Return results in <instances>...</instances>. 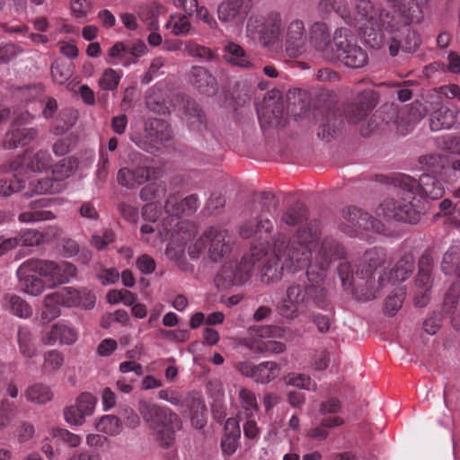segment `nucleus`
Segmentation results:
<instances>
[{"label": "nucleus", "mask_w": 460, "mask_h": 460, "mask_svg": "<svg viewBox=\"0 0 460 460\" xmlns=\"http://www.w3.org/2000/svg\"><path fill=\"white\" fill-rule=\"evenodd\" d=\"M273 227L272 221L264 216L250 219L240 227V235L243 238L254 236L265 242L260 246L265 249V255L256 263L260 267L261 281L265 283L279 280L284 268L292 272L305 269L311 259L310 245L320 234V225L317 221H309L305 226H299L292 239L279 232L272 237V254L268 256V239Z\"/></svg>", "instance_id": "1"}, {"label": "nucleus", "mask_w": 460, "mask_h": 460, "mask_svg": "<svg viewBox=\"0 0 460 460\" xmlns=\"http://www.w3.org/2000/svg\"><path fill=\"white\" fill-rule=\"evenodd\" d=\"M385 252L379 248L367 251L354 270L348 262L341 263L339 277L345 289L351 288L358 300L375 299L380 290L390 281H404L414 270V258L404 254L389 270Z\"/></svg>", "instance_id": "2"}, {"label": "nucleus", "mask_w": 460, "mask_h": 460, "mask_svg": "<svg viewBox=\"0 0 460 460\" xmlns=\"http://www.w3.org/2000/svg\"><path fill=\"white\" fill-rule=\"evenodd\" d=\"M392 185L396 189V199L386 198L376 213L387 221L416 224L420 219V202L424 198L438 199L444 194L439 181L430 174H422L417 181L404 173L395 174Z\"/></svg>", "instance_id": "3"}, {"label": "nucleus", "mask_w": 460, "mask_h": 460, "mask_svg": "<svg viewBox=\"0 0 460 460\" xmlns=\"http://www.w3.org/2000/svg\"><path fill=\"white\" fill-rule=\"evenodd\" d=\"M393 4V15L386 14L385 31L394 33L387 40L389 54L395 57L399 50L414 52L421 43L420 35L411 28V24H419L423 21L428 0H386Z\"/></svg>", "instance_id": "4"}, {"label": "nucleus", "mask_w": 460, "mask_h": 460, "mask_svg": "<svg viewBox=\"0 0 460 460\" xmlns=\"http://www.w3.org/2000/svg\"><path fill=\"white\" fill-rule=\"evenodd\" d=\"M307 282H292L286 290V296L278 305L280 315L296 319L310 307L328 311L332 308L329 292L323 285V275L316 272L315 266H309L305 271Z\"/></svg>", "instance_id": "5"}, {"label": "nucleus", "mask_w": 460, "mask_h": 460, "mask_svg": "<svg viewBox=\"0 0 460 460\" xmlns=\"http://www.w3.org/2000/svg\"><path fill=\"white\" fill-rule=\"evenodd\" d=\"M386 14L390 15L388 13H384V10L376 6L370 0H356L350 22H344L357 28L372 49H380L385 44L382 30L386 29L389 20Z\"/></svg>", "instance_id": "6"}, {"label": "nucleus", "mask_w": 460, "mask_h": 460, "mask_svg": "<svg viewBox=\"0 0 460 460\" xmlns=\"http://www.w3.org/2000/svg\"><path fill=\"white\" fill-rule=\"evenodd\" d=\"M376 102V93L372 90H365L343 111L339 109L330 110L319 128L318 137L329 141L343 124L344 118L348 122L357 124L367 116Z\"/></svg>", "instance_id": "7"}, {"label": "nucleus", "mask_w": 460, "mask_h": 460, "mask_svg": "<svg viewBox=\"0 0 460 460\" xmlns=\"http://www.w3.org/2000/svg\"><path fill=\"white\" fill-rule=\"evenodd\" d=\"M138 411L158 444L165 448L172 446L181 429V418L170 408L148 401H140Z\"/></svg>", "instance_id": "8"}, {"label": "nucleus", "mask_w": 460, "mask_h": 460, "mask_svg": "<svg viewBox=\"0 0 460 460\" xmlns=\"http://www.w3.org/2000/svg\"><path fill=\"white\" fill-rule=\"evenodd\" d=\"M264 255V248H257L256 245H252L250 251L243 254L240 261H228L221 267L215 278L216 285L219 288L226 289L233 286L244 284L250 279L256 263Z\"/></svg>", "instance_id": "9"}, {"label": "nucleus", "mask_w": 460, "mask_h": 460, "mask_svg": "<svg viewBox=\"0 0 460 460\" xmlns=\"http://www.w3.org/2000/svg\"><path fill=\"white\" fill-rule=\"evenodd\" d=\"M312 221H317L320 225V234L316 241L310 245L311 259L309 261V266H315L316 272H321L323 275V280L326 278V271L336 261H341L340 263L347 262L346 259V249L344 245L336 238L332 236H326L320 241L322 234V224L318 219H313ZM350 265V263L348 261ZM341 265V264H339ZM339 267L337 270L339 271Z\"/></svg>", "instance_id": "10"}, {"label": "nucleus", "mask_w": 460, "mask_h": 460, "mask_svg": "<svg viewBox=\"0 0 460 460\" xmlns=\"http://www.w3.org/2000/svg\"><path fill=\"white\" fill-rule=\"evenodd\" d=\"M333 60H339L350 68H361L368 62L367 51L360 47L347 28L335 30L333 37Z\"/></svg>", "instance_id": "11"}, {"label": "nucleus", "mask_w": 460, "mask_h": 460, "mask_svg": "<svg viewBox=\"0 0 460 460\" xmlns=\"http://www.w3.org/2000/svg\"><path fill=\"white\" fill-rule=\"evenodd\" d=\"M282 20L279 13L267 16H252L247 22L248 37L259 40L263 46H272L280 40Z\"/></svg>", "instance_id": "12"}, {"label": "nucleus", "mask_w": 460, "mask_h": 460, "mask_svg": "<svg viewBox=\"0 0 460 460\" xmlns=\"http://www.w3.org/2000/svg\"><path fill=\"white\" fill-rule=\"evenodd\" d=\"M339 228L349 235H357L362 231L381 233L384 225L369 213L354 206H348L341 210Z\"/></svg>", "instance_id": "13"}, {"label": "nucleus", "mask_w": 460, "mask_h": 460, "mask_svg": "<svg viewBox=\"0 0 460 460\" xmlns=\"http://www.w3.org/2000/svg\"><path fill=\"white\" fill-rule=\"evenodd\" d=\"M205 237L211 261H218L230 253L234 241L227 230L211 226L205 231Z\"/></svg>", "instance_id": "14"}, {"label": "nucleus", "mask_w": 460, "mask_h": 460, "mask_svg": "<svg viewBox=\"0 0 460 460\" xmlns=\"http://www.w3.org/2000/svg\"><path fill=\"white\" fill-rule=\"evenodd\" d=\"M235 368L243 376L260 384H269L280 374V367L274 361H264L257 365L250 361H241L235 365Z\"/></svg>", "instance_id": "15"}, {"label": "nucleus", "mask_w": 460, "mask_h": 460, "mask_svg": "<svg viewBox=\"0 0 460 460\" xmlns=\"http://www.w3.org/2000/svg\"><path fill=\"white\" fill-rule=\"evenodd\" d=\"M36 261L39 263L37 267L39 274L47 278L52 286L67 283L76 274V268L72 263L66 261L57 263L40 259Z\"/></svg>", "instance_id": "16"}, {"label": "nucleus", "mask_w": 460, "mask_h": 460, "mask_svg": "<svg viewBox=\"0 0 460 460\" xmlns=\"http://www.w3.org/2000/svg\"><path fill=\"white\" fill-rule=\"evenodd\" d=\"M38 265L36 259L31 258L23 261L16 271L21 289L35 296L40 295L45 288L42 280L35 276V273H39Z\"/></svg>", "instance_id": "17"}, {"label": "nucleus", "mask_w": 460, "mask_h": 460, "mask_svg": "<svg viewBox=\"0 0 460 460\" xmlns=\"http://www.w3.org/2000/svg\"><path fill=\"white\" fill-rule=\"evenodd\" d=\"M308 41L310 46L327 60H333V47L331 30L323 22H315L309 28Z\"/></svg>", "instance_id": "18"}, {"label": "nucleus", "mask_w": 460, "mask_h": 460, "mask_svg": "<svg viewBox=\"0 0 460 460\" xmlns=\"http://www.w3.org/2000/svg\"><path fill=\"white\" fill-rule=\"evenodd\" d=\"M306 34L304 22L294 20L288 25L285 49L291 58H296L306 50Z\"/></svg>", "instance_id": "19"}, {"label": "nucleus", "mask_w": 460, "mask_h": 460, "mask_svg": "<svg viewBox=\"0 0 460 460\" xmlns=\"http://www.w3.org/2000/svg\"><path fill=\"white\" fill-rule=\"evenodd\" d=\"M52 302L60 303L66 306H80L83 303V296L80 290L73 288H65L61 291L49 294L45 297V307L49 311L51 318H56L59 315V309L51 305Z\"/></svg>", "instance_id": "20"}, {"label": "nucleus", "mask_w": 460, "mask_h": 460, "mask_svg": "<svg viewBox=\"0 0 460 460\" xmlns=\"http://www.w3.org/2000/svg\"><path fill=\"white\" fill-rule=\"evenodd\" d=\"M146 131L150 137L153 145L146 146L137 143V146L148 153H153V149L158 148L156 145L169 141L172 137L171 126L161 119H149L146 123Z\"/></svg>", "instance_id": "21"}, {"label": "nucleus", "mask_w": 460, "mask_h": 460, "mask_svg": "<svg viewBox=\"0 0 460 460\" xmlns=\"http://www.w3.org/2000/svg\"><path fill=\"white\" fill-rule=\"evenodd\" d=\"M155 168L146 164H139L134 168L123 167L117 174V181L121 186L134 189L148 181Z\"/></svg>", "instance_id": "22"}, {"label": "nucleus", "mask_w": 460, "mask_h": 460, "mask_svg": "<svg viewBox=\"0 0 460 460\" xmlns=\"http://www.w3.org/2000/svg\"><path fill=\"white\" fill-rule=\"evenodd\" d=\"M37 135L36 128L21 127L18 121L14 120L4 135L3 144L8 149L24 146L33 141Z\"/></svg>", "instance_id": "23"}, {"label": "nucleus", "mask_w": 460, "mask_h": 460, "mask_svg": "<svg viewBox=\"0 0 460 460\" xmlns=\"http://www.w3.org/2000/svg\"><path fill=\"white\" fill-rule=\"evenodd\" d=\"M251 7V0H227L217 9L218 19L223 22H241Z\"/></svg>", "instance_id": "24"}, {"label": "nucleus", "mask_w": 460, "mask_h": 460, "mask_svg": "<svg viewBox=\"0 0 460 460\" xmlns=\"http://www.w3.org/2000/svg\"><path fill=\"white\" fill-rule=\"evenodd\" d=\"M186 119L190 130L200 133L207 142L215 138L213 132L208 127L205 114L196 102H188Z\"/></svg>", "instance_id": "25"}, {"label": "nucleus", "mask_w": 460, "mask_h": 460, "mask_svg": "<svg viewBox=\"0 0 460 460\" xmlns=\"http://www.w3.org/2000/svg\"><path fill=\"white\" fill-rule=\"evenodd\" d=\"M52 199L49 198L37 199L30 203V209L21 213L19 220L23 223H36L40 221L52 220L55 215L50 210H44Z\"/></svg>", "instance_id": "26"}, {"label": "nucleus", "mask_w": 460, "mask_h": 460, "mask_svg": "<svg viewBox=\"0 0 460 460\" xmlns=\"http://www.w3.org/2000/svg\"><path fill=\"white\" fill-rule=\"evenodd\" d=\"M190 83L199 93L211 95L217 93L216 78L203 66H193L190 72Z\"/></svg>", "instance_id": "27"}, {"label": "nucleus", "mask_w": 460, "mask_h": 460, "mask_svg": "<svg viewBox=\"0 0 460 460\" xmlns=\"http://www.w3.org/2000/svg\"><path fill=\"white\" fill-rule=\"evenodd\" d=\"M258 119L262 128L266 126L284 127L283 104L274 102L273 104L267 103L257 109Z\"/></svg>", "instance_id": "28"}, {"label": "nucleus", "mask_w": 460, "mask_h": 460, "mask_svg": "<svg viewBox=\"0 0 460 460\" xmlns=\"http://www.w3.org/2000/svg\"><path fill=\"white\" fill-rule=\"evenodd\" d=\"M76 340V332L72 327L60 323L53 324L50 330L46 332L42 338V341L46 345H54L57 342L71 345L75 343Z\"/></svg>", "instance_id": "29"}, {"label": "nucleus", "mask_w": 460, "mask_h": 460, "mask_svg": "<svg viewBox=\"0 0 460 460\" xmlns=\"http://www.w3.org/2000/svg\"><path fill=\"white\" fill-rule=\"evenodd\" d=\"M241 429L238 421L234 418L226 420L225 434L221 439V448L225 455L232 456L239 447Z\"/></svg>", "instance_id": "30"}, {"label": "nucleus", "mask_w": 460, "mask_h": 460, "mask_svg": "<svg viewBox=\"0 0 460 460\" xmlns=\"http://www.w3.org/2000/svg\"><path fill=\"white\" fill-rule=\"evenodd\" d=\"M457 111L447 106L436 109L429 117V127L432 131L451 128L456 121Z\"/></svg>", "instance_id": "31"}, {"label": "nucleus", "mask_w": 460, "mask_h": 460, "mask_svg": "<svg viewBox=\"0 0 460 460\" xmlns=\"http://www.w3.org/2000/svg\"><path fill=\"white\" fill-rule=\"evenodd\" d=\"M431 273L418 271L414 283V304L418 307H424L429 301V291L432 287Z\"/></svg>", "instance_id": "32"}, {"label": "nucleus", "mask_w": 460, "mask_h": 460, "mask_svg": "<svg viewBox=\"0 0 460 460\" xmlns=\"http://www.w3.org/2000/svg\"><path fill=\"white\" fill-rule=\"evenodd\" d=\"M66 187V183H61L60 181H55L52 176L40 178L31 181L29 185L30 193L26 192L25 195L31 197L33 194H55L63 191Z\"/></svg>", "instance_id": "33"}, {"label": "nucleus", "mask_w": 460, "mask_h": 460, "mask_svg": "<svg viewBox=\"0 0 460 460\" xmlns=\"http://www.w3.org/2000/svg\"><path fill=\"white\" fill-rule=\"evenodd\" d=\"M165 13L166 8L164 5L156 2L142 4L138 7L137 11L138 17L148 25L150 31L159 30L158 17Z\"/></svg>", "instance_id": "34"}, {"label": "nucleus", "mask_w": 460, "mask_h": 460, "mask_svg": "<svg viewBox=\"0 0 460 460\" xmlns=\"http://www.w3.org/2000/svg\"><path fill=\"white\" fill-rule=\"evenodd\" d=\"M224 58L226 62L242 68L254 67L250 56L240 45L234 42H228L225 46Z\"/></svg>", "instance_id": "35"}, {"label": "nucleus", "mask_w": 460, "mask_h": 460, "mask_svg": "<svg viewBox=\"0 0 460 460\" xmlns=\"http://www.w3.org/2000/svg\"><path fill=\"white\" fill-rule=\"evenodd\" d=\"M318 11L323 17L328 16L333 11L343 21L350 22L351 13L346 0H321Z\"/></svg>", "instance_id": "36"}, {"label": "nucleus", "mask_w": 460, "mask_h": 460, "mask_svg": "<svg viewBox=\"0 0 460 460\" xmlns=\"http://www.w3.org/2000/svg\"><path fill=\"white\" fill-rule=\"evenodd\" d=\"M441 270L446 275H455L460 279V246H451L445 252Z\"/></svg>", "instance_id": "37"}, {"label": "nucleus", "mask_w": 460, "mask_h": 460, "mask_svg": "<svg viewBox=\"0 0 460 460\" xmlns=\"http://www.w3.org/2000/svg\"><path fill=\"white\" fill-rule=\"evenodd\" d=\"M308 210L300 202L288 207L280 217V222L289 226L300 225L308 219Z\"/></svg>", "instance_id": "38"}, {"label": "nucleus", "mask_w": 460, "mask_h": 460, "mask_svg": "<svg viewBox=\"0 0 460 460\" xmlns=\"http://www.w3.org/2000/svg\"><path fill=\"white\" fill-rule=\"evenodd\" d=\"M422 169L434 173L441 174L443 170L449 165L448 156L443 154H429L420 158Z\"/></svg>", "instance_id": "39"}, {"label": "nucleus", "mask_w": 460, "mask_h": 460, "mask_svg": "<svg viewBox=\"0 0 460 460\" xmlns=\"http://www.w3.org/2000/svg\"><path fill=\"white\" fill-rule=\"evenodd\" d=\"M25 187V181L15 173H10L0 178V197H8L22 190Z\"/></svg>", "instance_id": "40"}, {"label": "nucleus", "mask_w": 460, "mask_h": 460, "mask_svg": "<svg viewBox=\"0 0 460 460\" xmlns=\"http://www.w3.org/2000/svg\"><path fill=\"white\" fill-rule=\"evenodd\" d=\"M238 398L248 419L252 418L259 411L257 398L252 390L241 387L238 392Z\"/></svg>", "instance_id": "41"}, {"label": "nucleus", "mask_w": 460, "mask_h": 460, "mask_svg": "<svg viewBox=\"0 0 460 460\" xmlns=\"http://www.w3.org/2000/svg\"><path fill=\"white\" fill-rule=\"evenodd\" d=\"M25 396L31 402L46 403L51 400L53 394L48 385L34 384L27 388Z\"/></svg>", "instance_id": "42"}, {"label": "nucleus", "mask_w": 460, "mask_h": 460, "mask_svg": "<svg viewBox=\"0 0 460 460\" xmlns=\"http://www.w3.org/2000/svg\"><path fill=\"white\" fill-rule=\"evenodd\" d=\"M96 429L109 436L118 435L122 428L120 420L115 415H105L97 421Z\"/></svg>", "instance_id": "43"}, {"label": "nucleus", "mask_w": 460, "mask_h": 460, "mask_svg": "<svg viewBox=\"0 0 460 460\" xmlns=\"http://www.w3.org/2000/svg\"><path fill=\"white\" fill-rule=\"evenodd\" d=\"M77 165L75 160L68 157L61 160L52 169V177L55 181H60L61 183H66L65 180L71 176L75 171Z\"/></svg>", "instance_id": "44"}, {"label": "nucleus", "mask_w": 460, "mask_h": 460, "mask_svg": "<svg viewBox=\"0 0 460 460\" xmlns=\"http://www.w3.org/2000/svg\"><path fill=\"white\" fill-rule=\"evenodd\" d=\"M52 157L47 150H39L27 161V166L33 172L45 171L51 167Z\"/></svg>", "instance_id": "45"}, {"label": "nucleus", "mask_w": 460, "mask_h": 460, "mask_svg": "<svg viewBox=\"0 0 460 460\" xmlns=\"http://www.w3.org/2000/svg\"><path fill=\"white\" fill-rule=\"evenodd\" d=\"M165 27L167 29H172V32L176 36L187 35L191 29L188 17L186 15L176 13L170 16Z\"/></svg>", "instance_id": "46"}, {"label": "nucleus", "mask_w": 460, "mask_h": 460, "mask_svg": "<svg viewBox=\"0 0 460 460\" xmlns=\"http://www.w3.org/2000/svg\"><path fill=\"white\" fill-rule=\"evenodd\" d=\"M17 340L21 353L26 358H32L36 353V349L31 343V331L27 327H20Z\"/></svg>", "instance_id": "47"}, {"label": "nucleus", "mask_w": 460, "mask_h": 460, "mask_svg": "<svg viewBox=\"0 0 460 460\" xmlns=\"http://www.w3.org/2000/svg\"><path fill=\"white\" fill-rule=\"evenodd\" d=\"M9 307L11 312L20 318H29L32 314L31 306L21 296L12 295L9 297Z\"/></svg>", "instance_id": "48"}, {"label": "nucleus", "mask_w": 460, "mask_h": 460, "mask_svg": "<svg viewBox=\"0 0 460 460\" xmlns=\"http://www.w3.org/2000/svg\"><path fill=\"white\" fill-rule=\"evenodd\" d=\"M185 49L190 57L197 58L204 61L214 60L217 57V54L211 49L201 46L193 41L188 42Z\"/></svg>", "instance_id": "49"}, {"label": "nucleus", "mask_w": 460, "mask_h": 460, "mask_svg": "<svg viewBox=\"0 0 460 460\" xmlns=\"http://www.w3.org/2000/svg\"><path fill=\"white\" fill-rule=\"evenodd\" d=\"M122 74L112 68H106L99 79V85L102 90H115L121 79Z\"/></svg>", "instance_id": "50"}, {"label": "nucleus", "mask_w": 460, "mask_h": 460, "mask_svg": "<svg viewBox=\"0 0 460 460\" xmlns=\"http://www.w3.org/2000/svg\"><path fill=\"white\" fill-rule=\"evenodd\" d=\"M460 297V283H453L445 294L443 310L447 314L454 313Z\"/></svg>", "instance_id": "51"}, {"label": "nucleus", "mask_w": 460, "mask_h": 460, "mask_svg": "<svg viewBox=\"0 0 460 460\" xmlns=\"http://www.w3.org/2000/svg\"><path fill=\"white\" fill-rule=\"evenodd\" d=\"M251 349L261 353L272 352L282 353L286 349V345L280 341L272 340L268 341H254L251 345Z\"/></svg>", "instance_id": "52"}, {"label": "nucleus", "mask_w": 460, "mask_h": 460, "mask_svg": "<svg viewBox=\"0 0 460 460\" xmlns=\"http://www.w3.org/2000/svg\"><path fill=\"white\" fill-rule=\"evenodd\" d=\"M286 383L308 391H315L317 386L316 383L305 374H290L286 377Z\"/></svg>", "instance_id": "53"}, {"label": "nucleus", "mask_w": 460, "mask_h": 460, "mask_svg": "<svg viewBox=\"0 0 460 460\" xmlns=\"http://www.w3.org/2000/svg\"><path fill=\"white\" fill-rule=\"evenodd\" d=\"M437 143L440 148L460 155V134H446L439 137Z\"/></svg>", "instance_id": "54"}, {"label": "nucleus", "mask_w": 460, "mask_h": 460, "mask_svg": "<svg viewBox=\"0 0 460 460\" xmlns=\"http://www.w3.org/2000/svg\"><path fill=\"white\" fill-rule=\"evenodd\" d=\"M405 298V292L402 288H398L390 294L385 302V308L389 315H394L402 307Z\"/></svg>", "instance_id": "55"}, {"label": "nucleus", "mask_w": 460, "mask_h": 460, "mask_svg": "<svg viewBox=\"0 0 460 460\" xmlns=\"http://www.w3.org/2000/svg\"><path fill=\"white\" fill-rule=\"evenodd\" d=\"M13 238L17 241V246L19 244L34 246L40 243L42 234L35 229H24L20 231L18 235Z\"/></svg>", "instance_id": "56"}, {"label": "nucleus", "mask_w": 460, "mask_h": 460, "mask_svg": "<svg viewBox=\"0 0 460 460\" xmlns=\"http://www.w3.org/2000/svg\"><path fill=\"white\" fill-rule=\"evenodd\" d=\"M96 402L94 395L90 393H83L76 399L75 405L77 411L83 412L85 416H90L93 413Z\"/></svg>", "instance_id": "57"}, {"label": "nucleus", "mask_w": 460, "mask_h": 460, "mask_svg": "<svg viewBox=\"0 0 460 460\" xmlns=\"http://www.w3.org/2000/svg\"><path fill=\"white\" fill-rule=\"evenodd\" d=\"M165 193V187L157 184V183H150L140 190V198L144 201L155 202L158 199L164 196Z\"/></svg>", "instance_id": "58"}, {"label": "nucleus", "mask_w": 460, "mask_h": 460, "mask_svg": "<svg viewBox=\"0 0 460 460\" xmlns=\"http://www.w3.org/2000/svg\"><path fill=\"white\" fill-rule=\"evenodd\" d=\"M64 363L63 354L57 350L51 349L44 355V368L49 372H54L59 369Z\"/></svg>", "instance_id": "59"}, {"label": "nucleus", "mask_w": 460, "mask_h": 460, "mask_svg": "<svg viewBox=\"0 0 460 460\" xmlns=\"http://www.w3.org/2000/svg\"><path fill=\"white\" fill-rule=\"evenodd\" d=\"M50 70L53 81L59 84L66 82L71 76V70L69 67H67L66 64L59 61L53 62Z\"/></svg>", "instance_id": "60"}, {"label": "nucleus", "mask_w": 460, "mask_h": 460, "mask_svg": "<svg viewBox=\"0 0 460 460\" xmlns=\"http://www.w3.org/2000/svg\"><path fill=\"white\" fill-rule=\"evenodd\" d=\"M115 241V234L111 230H105L102 234H93L90 243L98 251L105 249L110 243Z\"/></svg>", "instance_id": "61"}, {"label": "nucleus", "mask_w": 460, "mask_h": 460, "mask_svg": "<svg viewBox=\"0 0 460 460\" xmlns=\"http://www.w3.org/2000/svg\"><path fill=\"white\" fill-rule=\"evenodd\" d=\"M72 13L76 18H84L92 11V0H72Z\"/></svg>", "instance_id": "62"}, {"label": "nucleus", "mask_w": 460, "mask_h": 460, "mask_svg": "<svg viewBox=\"0 0 460 460\" xmlns=\"http://www.w3.org/2000/svg\"><path fill=\"white\" fill-rule=\"evenodd\" d=\"M22 52L21 47L14 43H7L0 47V64H6L20 53Z\"/></svg>", "instance_id": "63"}, {"label": "nucleus", "mask_w": 460, "mask_h": 460, "mask_svg": "<svg viewBox=\"0 0 460 460\" xmlns=\"http://www.w3.org/2000/svg\"><path fill=\"white\" fill-rule=\"evenodd\" d=\"M181 206L180 210H176V217H180L182 214L190 215L194 213L199 206L198 196L196 194H190L181 199Z\"/></svg>", "instance_id": "64"}]
</instances>
